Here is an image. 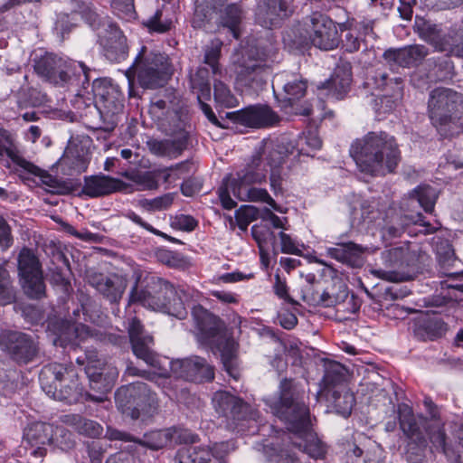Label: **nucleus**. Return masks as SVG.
<instances>
[{
  "label": "nucleus",
  "instance_id": "obj_6",
  "mask_svg": "<svg viewBox=\"0 0 463 463\" xmlns=\"http://www.w3.org/2000/svg\"><path fill=\"white\" fill-rule=\"evenodd\" d=\"M175 295V288L172 284L160 278L152 277L146 279L144 286L143 283H137L131 289L129 299L130 302H138L152 310L184 319L187 316L186 307L182 302L173 299Z\"/></svg>",
  "mask_w": 463,
  "mask_h": 463
},
{
  "label": "nucleus",
  "instance_id": "obj_63",
  "mask_svg": "<svg viewBox=\"0 0 463 463\" xmlns=\"http://www.w3.org/2000/svg\"><path fill=\"white\" fill-rule=\"evenodd\" d=\"M171 225L172 227L184 232H192L196 228L198 222L191 215L179 214L173 218Z\"/></svg>",
  "mask_w": 463,
  "mask_h": 463
},
{
  "label": "nucleus",
  "instance_id": "obj_29",
  "mask_svg": "<svg viewBox=\"0 0 463 463\" xmlns=\"http://www.w3.org/2000/svg\"><path fill=\"white\" fill-rule=\"evenodd\" d=\"M52 440V428L43 422L31 424L24 433V441L32 449L31 454L36 458H43L46 454L45 445Z\"/></svg>",
  "mask_w": 463,
  "mask_h": 463
},
{
  "label": "nucleus",
  "instance_id": "obj_52",
  "mask_svg": "<svg viewBox=\"0 0 463 463\" xmlns=\"http://www.w3.org/2000/svg\"><path fill=\"white\" fill-rule=\"evenodd\" d=\"M16 295L9 272L0 266V305L5 306L15 300Z\"/></svg>",
  "mask_w": 463,
  "mask_h": 463
},
{
  "label": "nucleus",
  "instance_id": "obj_7",
  "mask_svg": "<svg viewBox=\"0 0 463 463\" xmlns=\"http://www.w3.org/2000/svg\"><path fill=\"white\" fill-rule=\"evenodd\" d=\"M170 74L171 68L167 56L148 52L146 46L141 48L132 66L126 71L129 85L137 78L139 86L147 90L163 87Z\"/></svg>",
  "mask_w": 463,
  "mask_h": 463
},
{
  "label": "nucleus",
  "instance_id": "obj_12",
  "mask_svg": "<svg viewBox=\"0 0 463 463\" xmlns=\"http://www.w3.org/2000/svg\"><path fill=\"white\" fill-rule=\"evenodd\" d=\"M34 71L38 76L54 85L63 86L68 83L71 77V72L80 70L78 76H83L81 81L84 86L89 83L91 70L81 61L68 62L66 60L52 52H45L34 59Z\"/></svg>",
  "mask_w": 463,
  "mask_h": 463
},
{
  "label": "nucleus",
  "instance_id": "obj_61",
  "mask_svg": "<svg viewBox=\"0 0 463 463\" xmlns=\"http://www.w3.org/2000/svg\"><path fill=\"white\" fill-rule=\"evenodd\" d=\"M308 290L309 288L306 289V293L303 296L304 300L312 301L324 307H332L338 303V298L331 295L327 291H323L321 293L319 291H316L310 296H307V294Z\"/></svg>",
  "mask_w": 463,
  "mask_h": 463
},
{
  "label": "nucleus",
  "instance_id": "obj_64",
  "mask_svg": "<svg viewBox=\"0 0 463 463\" xmlns=\"http://www.w3.org/2000/svg\"><path fill=\"white\" fill-rule=\"evenodd\" d=\"M251 235L260 248H266L268 241L273 236V232L264 225L255 224L251 227Z\"/></svg>",
  "mask_w": 463,
  "mask_h": 463
},
{
  "label": "nucleus",
  "instance_id": "obj_51",
  "mask_svg": "<svg viewBox=\"0 0 463 463\" xmlns=\"http://www.w3.org/2000/svg\"><path fill=\"white\" fill-rule=\"evenodd\" d=\"M373 80L376 89L385 90L388 95L400 94L402 90L401 78L389 79L385 72L375 71Z\"/></svg>",
  "mask_w": 463,
  "mask_h": 463
},
{
  "label": "nucleus",
  "instance_id": "obj_10",
  "mask_svg": "<svg viewBox=\"0 0 463 463\" xmlns=\"http://www.w3.org/2000/svg\"><path fill=\"white\" fill-rule=\"evenodd\" d=\"M267 149H276V147L272 144H266L261 152L253 155L244 168L236 173V177L227 176L223 179L218 194L224 209L232 210L237 205V203L230 196V188L236 185L262 184L266 181L268 165L264 153Z\"/></svg>",
  "mask_w": 463,
  "mask_h": 463
},
{
  "label": "nucleus",
  "instance_id": "obj_8",
  "mask_svg": "<svg viewBox=\"0 0 463 463\" xmlns=\"http://www.w3.org/2000/svg\"><path fill=\"white\" fill-rule=\"evenodd\" d=\"M91 90L95 97L93 109L101 120L96 128L111 132L122 118L124 95L117 84L107 79H95Z\"/></svg>",
  "mask_w": 463,
  "mask_h": 463
},
{
  "label": "nucleus",
  "instance_id": "obj_49",
  "mask_svg": "<svg viewBox=\"0 0 463 463\" xmlns=\"http://www.w3.org/2000/svg\"><path fill=\"white\" fill-rule=\"evenodd\" d=\"M222 46V42L215 38L205 46L203 55V64L210 68L213 76L220 78L222 76V69L219 62Z\"/></svg>",
  "mask_w": 463,
  "mask_h": 463
},
{
  "label": "nucleus",
  "instance_id": "obj_47",
  "mask_svg": "<svg viewBox=\"0 0 463 463\" xmlns=\"http://www.w3.org/2000/svg\"><path fill=\"white\" fill-rule=\"evenodd\" d=\"M398 416L400 427L409 439L424 437L420 432V426L411 407L406 404L399 405Z\"/></svg>",
  "mask_w": 463,
  "mask_h": 463
},
{
  "label": "nucleus",
  "instance_id": "obj_46",
  "mask_svg": "<svg viewBox=\"0 0 463 463\" xmlns=\"http://www.w3.org/2000/svg\"><path fill=\"white\" fill-rule=\"evenodd\" d=\"M446 331V323L441 318L434 316L422 320L418 325L416 334L423 339L435 340L441 337Z\"/></svg>",
  "mask_w": 463,
  "mask_h": 463
},
{
  "label": "nucleus",
  "instance_id": "obj_60",
  "mask_svg": "<svg viewBox=\"0 0 463 463\" xmlns=\"http://www.w3.org/2000/svg\"><path fill=\"white\" fill-rule=\"evenodd\" d=\"M162 17L163 11L157 9L156 13L145 22V25L154 32L165 33L171 28V21L168 19L163 20Z\"/></svg>",
  "mask_w": 463,
  "mask_h": 463
},
{
  "label": "nucleus",
  "instance_id": "obj_40",
  "mask_svg": "<svg viewBox=\"0 0 463 463\" xmlns=\"http://www.w3.org/2000/svg\"><path fill=\"white\" fill-rule=\"evenodd\" d=\"M61 422L72 427L81 435L97 438L102 434V427L98 422L83 418L79 414H66L61 418Z\"/></svg>",
  "mask_w": 463,
  "mask_h": 463
},
{
  "label": "nucleus",
  "instance_id": "obj_14",
  "mask_svg": "<svg viewBox=\"0 0 463 463\" xmlns=\"http://www.w3.org/2000/svg\"><path fill=\"white\" fill-rule=\"evenodd\" d=\"M461 101V95L448 88H436L430 93L428 100L429 116L440 135L448 137L447 127L452 121V113Z\"/></svg>",
  "mask_w": 463,
  "mask_h": 463
},
{
  "label": "nucleus",
  "instance_id": "obj_45",
  "mask_svg": "<svg viewBox=\"0 0 463 463\" xmlns=\"http://www.w3.org/2000/svg\"><path fill=\"white\" fill-rule=\"evenodd\" d=\"M243 18V11L237 4L228 5L221 15V26L227 28L234 39L240 37V25Z\"/></svg>",
  "mask_w": 463,
  "mask_h": 463
},
{
  "label": "nucleus",
  "instance_id": "obj_28",
  "mask_svg": "<svg viewBox=\"0 0 463 463\" xmlns=\"http://www.w3.org/2000/svg\"><path fill=\"white\" fill-rule=\"evenodd\" d=\"M88 279L90 284L111 303H118L121 299L127 287L126 280L117 274L105 276L101 273H93Z\"/></svg>",
  "mask_w": 463,
  "mask_h": 463
},
{
  "label": "nucleus",
  "instance_id": "obj_18",
  "mask_svg": "<svg viewBox=\"0 0 463 463\" xmlns=\"http://www.w3.org/2000/svg\"><path fill=\"white\" fill-rule=\"evenodd\" d=\"M128 332L134 354L150 366L158 365L159 369H163L159 373L165 375L166 370L162 365L160 357L153 351L154 339L152 335L145 332L144 326L137 317H134L128 319Z\"/></svg>",
  "mask_w": 463,
  "mask_h": 463
},
{
  "label": "nucleus",
  "instance_id": "obj_27",
  "mask_svg": "<svg viewBox=\"0 0 463 463\" xmlns=\"http://www.w3.org/2000/svg\"><path fill=\"white\" fill-rule=\"evenodd\" d=\"M428 54L426 46L412 44L400 49H388L383 52V58L390 64L410 68L420 64Z\"/></svg>",
  "mask_w": 463,
  "mask_h": 463
},
{
  "label": "nucleus",
  "instance_id": "obj_22",
  "mask_svg": "<svg viewBox=\"0 0 463 463\" xmlns=\"http://www.w3.org/2000/svg\"><path fill=\"white\" fill-rule=\"evenodd\" d=\"M403 206L399 212L392 211L387 214V220L382 229L383 239H392L400 237L410 224H420L425 227L426 232L432 233L437 228L429 222H424V217L420 213H402Z\"/></svg>",
  "mask_w": 463,
  "mask_h": 463
},
{
  "label": "nucleus",
  "instance_id": "obj_59",
  "mask_svg": "<svg viewBox=\"0 0 463 463\" xmlns=\"http://www.w3.org/2000/svg\"><path fill=\"white\" fill-rule=\"evenodd\" d=\"M160 361L162 363V365L166 370V373L165 375H162V374L159 373L160 372L163 371V369L162 368L159 369L158 365L157 366H153L156 369V371L151 373V372H147V371H145V370H140V369L137 368L136 366L130 364V365H128V367H127V373L129 375L140 376V377H143V378L147 379L149 381H156L159 378H167L168 377V369H167V367L165 364L164 358L163 359L160 358Z\"/></svg>",
  "mask_w": 463,
  "mask_h": 463
},
{
  "label": "nucleus",
  "instance_id": "obj_1",
  "mask_svg": "<svg viewBox=\"0 0 463 463\" xmlns=\"http://www.w3.org/2000/svg\"><path fill=\"white\" fill-rule=\"evenodd\" d=\"M307 396L303 386L292 378H283L276 396L265 400L270 412L283 421L289 432L292 445L315 459L323 458L326 445L311 429Z\"/></svg>",
  "mask_w": 463,
  "mask_h": 463
},
{
  "label": "nucleus",
  "instance_id": "obj_43",
  "mask_svg": "<svg viewBox=\"0 0 463 463\" xmlns=\"http://www.w3.org/2000/svg\"><path fill=\"white\" fill-rule=\"evenodd\" d=\"M33 167L21 166L24 171L39 176L42 183L48 188V191L52 194H66L71 192V186L65 181L52 176L48 172L42 170L40 167L33 164Z\"/></svg>",
  "mask_w": 463,
  "mask_h": 463
},
{
  "label": "nucleus",
  "instance_id": "obj_35",
  "mask_svg": "<svg viewBox=\"0 0 463 463\" xmlns=\"http://www.w3.org/2000/svg\"><path fill=\"white\" fill-rule=\"evenodd\" d=\"M351 82V69L345 66L338 67L332 77L323 84L322 89L326 90L328 95L332 98L341 99L348 92Z\"/></svg>",
  "mask_w": 463,
  "mask_h": 463
},
{
  "label": "nucleus",
  "instance_id": "obj_58",
  "mask_svg": "<svg viewBox=\"0 0 463 463\" xmlns=\"http://www.w3.org/2000/svg\"><path fill=\"white\" fill-rule=\"evenodd\" d=\"M279 238L280 240V250L286 254H293L301 256L303 250L305 249L304 244L299 243L294 240L289 234L283 232H279Z\"/></svg>",
  "mask_w": 463,
  "mask_h": 463
},
{
  "label": "nucleus",
  "instance_id": "obj_2",
  "mask_svg": "<svg viewBox=\"0 0 463 463\" xmlns=\"http://www.w3.org/2000/svg\"><path fill=\"white\" fill-rule=\"evenodd\" d=\"M359 171L370 176L393 173L401 161V151L393 136L384 132H368L355 139L349 150Z\"/></svg>",
  "mask_w": 463,
  "mask_h": 463
},
{
  "label": "nucleus",
  "instance_id": "obj_9",
  "mask_svg": "<svg viewBox=\"0 0 463 463\" xmlns=\"http://www.w3.org/2000/svg\"><path fill=\"white\" fill-rule=\"evenodd\" d=\"M115 400L122 412L134 420L150 418L158 409L156 394L143 382L120 387L115 393Z\"/></svg>",
  "mask_w": 463,
  "mask_h": 463
},
{
  "label": "nucleus",
  "instance_id": "obj_62",
  "mask_svg": "<svg viewBox=\"0 0 463 463\" xmlns=\"http://www.w3.org/2000/svg\"><path fill=\"white\" fill-rule=\"evenodd\" d=\"M201 297V293L192 288L189 287H179L175 288V295L173 299L175 302H182L184 307H185L186 303L196 302L199 300Z\"/></svg>",
  "mask_w": 463,
  "mask_h": 463
},
{
  "label": "nucleus",
  "instance_id": "obj_32",
  "mask_svg": "<svg viewBox=\"0 0 463 463\" xmlns=\"http://www.w3.org/2000/svg\"><path fill=\"white\" fill-rule=\"evenodd\" d=\"M414 27L419 36L433 45L437 51L446 52L449 50L451 35L443 34L439 25L429 20L416 18Z\"/></svg>",
  "mask_w": 463,
  "mask_h": 463
},
{
  "label": "nucleus",
  "instance_id": "obj_19",
  "mask_svg": "<svg viewBox=\"0 0 463 463\" xmlns=\"http://www.w3.org/2000/svg\"><path fill=\"white\" fill-rule=\"evenodd\" d=\"M307 88V80L297 72L281 71L272 80L274 95L285 109L304 97Z\"/></svg>",
  "mask_w": 463,
  "mask_h": 463
},
{
  "label": "nucleus",
  "instance_id": "obj_31",
  "mask_svg": "<svg viewBox=\"0 0 463 463\" xmlns=\"http://www.w3.org/2000/svg\"><path fill=\"white\" fill-rule=\"evenodd\" d=\"M122 181L105 175H90L84 177L81 194L97 198L115 193L121 189Z\"/></svg>",
  "mask_w": 463,
  "mask_h": 463
},
{
  "label": "nucleus",
  "instance_id": "obj_50",
  "mask_svg": "<svg viewBox=\"0 0 463 463\" xmlns=\"http://www.w3.org/2000/svg\"><path fill=\"white\" fill-rule=\"evenodd\" d=\"M191 88L197 95V99H210L211 87L209 80V69L201 66L196 72L190 77Z\"/></svg>",
  "mask_w": 463,
  "mask_h": 463
},
{
  "label": "nucleus",
  "instance_id": "obj_56",
  "mask_svg": "<svg viewBox=\"0 0 463 463\" xmlns=\"http://www.w3.org/2000/svg\"><path fill=\"white\" fill-rule=\"evenodd\" d=\"M111 7L121 19L129 21L137 16L134 0H112Z\"/></svg>",
  "mask_w": 463,
  "mask_h": 463
},
{
  "label": "nucleus",
  "instance_id": "obj_13",
  "mask_svg": "<svg viewBox=\"0 0 463 463\" xmlns=\"http://www.w3.org/2000/svg\"><path fill=\"white\" fill-rule=\"evenodd\" d=\"M76 362L80 365H85L84 371L92 390L105 394L112 389L118 379V370L113 364L100 358L96 350H87L84 359L79 357Z\"/></svg>",
  "mask_w": 463,
  "mask_h": 463
},
{
  "label": "nucleus",
  "instance_id": "obj_44",
  "mask_svg": "<svg viewBox=\"0 0 463 463\" xmlns=\"http://www.w3.org/2000/svg\"><path fill=\"white\" fill-rule=\"evenodd\" d=\"M7 156L17 166L33 167V163L26 160L19 152L14 143L12 135L5 129L0 128V156Z\"/></svg>",
  "mask_w": 463,
  "mask_h": 463
},
{
  "label": "nucleus",
  "instance_id": "obj_17",
  "mask_svg": "<svg viewBox=\"0 0 463 463\" xmlns=\"http://www.w3.org/2000/svg\"><path fill=\"white\" fill-rule=\"evenodd\" d=\"M89 338L100 342L108 341L118 346L127 344V338L124 335H107L81 323L63 321L61 323L60 333L54 340V345L64 346L68 344H76Z\"/></svg>",
  "mask_w": 463,
  "mask_h": 463
},
{
  "label": "nucleus",
  "instance_id": "obj_38",
  "mask_svg": "<svg viewBox=\"0 0 463 463\" xmlns=\"http://www.w3.org/2000/svg\"><path fill=\"white\" fill-rule=\"evenodd\" d=\"M327 400L331 402L337 414L348 417L355 403V398L352 392L345 386H338L335 389L328 390Z\"/></svg>",
  "mask_w": 463,
  "mask_h": 463
},
{
  "label": "nucleus",
  "instance_id": "obj_55",
  "mask_svg": "<svg viewBox=\"0 0 463 463\" xmlns=\"http://www.w3.org/2000/svg\"><path fill=\"white\" fill-rule=\"evenodd\" d=\"M259 215V210L252 205H242L235 211V219L238 227L241 231H246L249 224L256 220Z\"/></svg>",
  "mask_w": 463,
  "mask_h": 463
},
{
  "label": "nucleus",
  "instance_id": "obj_11",
  "mask_svg": "<svg viewBox=\"0 0 463 463\" xmlns=\"http://www.w3.org/2000/svg\"><path fill=\"white\" fill-rule=\"evenodd\" d=\"M236 84L258 91L270 74L267 54L258 48L247 49L235 62Z\"/></svg>",
  "mask_w": 463,
  "mask_h": 463
},
{
  "label": "nucleus",
  "instance_id": "obj_24",
  "mask_svg": "<svg viewBox=\"0 0 463 463\" xmlns=\"http://www.w3.org/2000/svg\"><path fill=\"white\" fill-rule=\"evenodd\" d=\"M231 118L241 125L253 128L271 127L279 120V116L268 106H250L232 114Z\"/></svg>",
  "mask_w": 463,
  "mask_h": 463
},
{
  "label": "nucleus",
  "instance_id": "obj_30",
  "mask_svg": "<svg viewBox=\"0 0 463 463\" xmlns=\"http://www.w3.org/2000/svg\"><path fill=\"white\" fill-rule=\"evenodd\" d=\"M366 248L354 242H337L334 247L326 248V255L339 262L353 268H360L364 263Z\"/></svg>",
  "mask_w": 463,
  "mask_h": 463
},
{
  "label": "nucleus",
  "instance_id": "obj_34",
  "mask_svg": "<svg viewBox=\"0 0 463 463\" xmlns=\"http://www.w3.org/2000/svg\"><path fill=\"white\" fill-rule=\"evenodd\" d=\"M90 164V156L82 148H69L58 161L62 174L73 175L85 172Z\"/></svg>",
  "mask_w": 463,
  "mask_h": 463
},
{
  "label": "nucleus",
  "instance_id": "obj_37",
  "mask_svg": "<svg viewBox=\"0 0 463 463\" xmlns=\"http://www.w3.org/2000/svg\"><path fill=\"white\" fill-rule=\"evenodd\" d=\"M267 165L269 167L270 187L275 194L282 192L281 166L285 161V153L281 150L267 149L264 153Z\"/></svg>",
  "mask_w": 463,
  "mask_h": 463
},
{
  "label": "nucleus",
  "instance_id": "obj_20",
  "mask_svg": "<svg viewBox=\"0 0 463 463\" xmlns=\"http://www.w3.org/2000/svg\"><path fill=\"white\" fill-rule=\"evenodd\" d=\"M1 344L14 361L27 364L39 356L38 343L34 338L22 332H8L1 335Z\"/></svg>",
  "mask_w": 463,
  "mask_h": 463
},
{
  "label": "nucleus",
  "instance_id": "obj_16",
  "mask_svg": "<svg viewBox=\"0 0 463 463\" xmlns=\"http://www.w3.org/2000/svg\"><path fill=\"white\" fill-rule=\"evenodd\" d=\"M18 270L22 288L31 298H41L45 293L41 264L29 249H23L18 256Z\"/></svg>",
  "mask_w": 463,
  "mask_h": 463
},
{
  "label": "nucleus",
  "instance_id": "obj_39",
  "mask_svg": "<svg viewBox=\"0 0 463 463\" xmlns=\"http://www.w3.org/2000/svg\"><path fill=\"white\" fill-rule=\"evenodd\" d=\"M408 249L405 247H395L382 252V260L384 266L390 270L403 269L408 266L407 262ZM375 273L380 278H391V271L376 270Z\"/></svg>",
  "mask_w": 463,
  "mask_h": 463
},
{
  "label": "nucleus",
  "instance_id": "obj_48",
  "mask_svg": "<svg viewBox=\"0 0 463 463\" xmlns=\"http://www.w3.org/2000/svg\"><path fill=\"white\" fill-rule=\"evenodd\" d=\"M211 451L204 446H185L180 449L175 457V463H208Z\"/></svg>",
  "mask_w": 463,
  "mask_h": 463
},
{
  "label": "nucleus",
  "instance_id": "obj_33",
  "mask_svg": "<svg viewBox=\"0 0 463 463\" xmlns=\"http://www.w3.org/2000/svg\"><path fill=\"white\" fill-rule=\"evenodd\" d=\"M347 463H383V451L375 442L368 441L363 447L349 444L345 452Z\"/></svg>",
  "mask_w": 463,
  "mask_h": 463
},
{
  "label": "nucleus",
  "instance_id": "obj_41",
  "mask_svg": "<svg viewBox=\"0 0 463 463\" xmlns=\"http://www.w3.org/2000/svg\"><path fill=\"white\" fill-rule=\"evenodd\" d=\"M175 432V428L153 430L146 433L142 439H137V444L152 450H158L172 443Z\"/></svg>",
  "mask_w": 463,
  "mask_h": 463
},
{
  "label": "nucleus",
  "instance_id": "obj_15",
  "mask_svg": "<svg viewBox=\"0 0 463 463\" xmlns=\"http://www.w3.org/2000/svg\"><path fill=\"white\" fill-rule=\"evenodd\" d=\"M168 369V377L173 374L176 378L202 383L211 382L214 378V368L204 358L197 355L184 359L168 361L164 358Z\"/></svg>",
  "mask_w": 463,
  "mask_h": 463
},
{
  "label": "nucleus",
  "instance_id": "obj_42",
  "mask_svg": "<svg viewBox=\"0 0 463 463\" xmlns=\"http://www.w3.org/2000/svg\"><path fill=\"white\" fill-rule=\"evenodd\" d=\"M437 198L438 194L435 188L430 185H419L409 194L406 205L410 206L417 202L426 213H432Z\"/></svg>",
  "mask_w": 463,
  "mask_h": 463
},
{
  "label": "nucleus",
  "instance_id": "obj_53",
  "mask_svg": "<svg viewBox=\"0 0 463 463\" xmlns=\"http://www.w3.org/2000/svg\"><path fill=\"white\" fill-rule=\"evenodd\" d=\"M427 440L425 437H418L410 439L407 445L406 460L408 463L417 462L425 459Z\"/></svg>",
  "mask_w": 463,
  "mask_h": 463
},
{
  "label": "nucleus",
  "instance_id": "obj_3",
  "mask_svg": "<svg viewBox=\"0 0 463 463\" xmlns=\"http://www.w3.org/2000/svg\"><path fill=\"white\" fill-rule=\"evenodd\" d=\"M192 316L200 332L203 342L214 346L221 354L224 370L234 380L240 378L237 359V344L223 334L221 319L203 308L201 305L192 307Z\"/></svg>",
  "mask_w": 463,
  "mask_h": 463
},
{
  "label": "nucleus",
  "instance_id": "obj_57",
  "mask_svg": "<svg viewBox=\"0 0 463 463\" xmlns=\"http://www.w3.org/2000/svg\"><path fill=\"white\" fill-rule=\"evenodd\" d=\"M428 435L430 442L436 449L446 453V439L447 435L443 427L439 423L428 426Z\"/></svg>",
  "mask_w": 463,
  "mask_h": 463
},
{
  "label": "nucleus",
  "instance_id": "obj_26",
  "mask_svg": "<svg viewBox=\"0 0 463 463\" xmlns=\"http://www.w3.org/2000/svg\"><path fill=\"white\" fill-rule=\"evenodd\" d=\"M176 137L173 139H150L147 146L150 152L158 156L175 158L179 156L187 147L189 132L185 130L184 124L178 127V130H173Z\"/></svg>",
  "mask_w": 463,
  "mask_h": 463
},
{
  "label": "nucleus",
  "instance_id": "obj_4",
  "mask_svg": "<svg viewBox=\"0 0 463 463\" xmlns=\"http://www.w3.org/2000/svg\"><path fill=\"white\" fill-rule=\"evenodd\" d=\"M39 380L43 391L57 401L69 404L80 401H103L102 397H96L84 391L79 383L78 373L72 366L50 364L42 369Z\"/></svg>",
  "mask_w": 463,
  "mask_h": 463
},
{
  "label": "nucleus",
  "instance_id": "obj_25",
  "mask_svg": "<svg viewBox=\"0 0 463 463\" xmlns=\"http://www.w3.org/2000/svg\"><path fill=\"white\" fill-rule=\"evenodd\" d=\"M213 403L216 412L227 420L237 421L245 420L250 415V405L226 391L214 392Z\"/></svg>",
  "mask_w": 463,
  "mask_h": 463
},
{
  "label": "nucleus",
  "instance_id": "obj_21",
  "mask_svg": "<svg viewBox=\"0 0 463 463\" xmlns=\"http://www.w3.org/2000/svg\"><path fill=\"white\" fill-rule=\"evenodd\" d=\"M292 14L287 0H259L255 10L256 23L264 28L279 26Z\"/></svg>",
  "mask_w": 463,
  "mask_h": 463
},
{
  "label": "nucleus",
  "instance_id": "obj_36",
  "mask_svg": "<svg viewBox=\"0 0 463 463\" xmlns=\"http://www.w3.org/2000/svg\"><path fill=\"white\" fill-rule=\"evenodd\" d=\"M252 184L232 186L230 188V194L242 202H260L269 204L275 211L280 212L279 206L271 198L268 191L263 188L251 186Z\"/></svg>",
  "mask_w": 463,
  "mask_h": 463
},
{
  "label": "nucleus",
  "instance_id": "obj_23",
  "mask_svg": "<svg viewBox=\"0 0 463 463\" xmlns=\"http://www.w3.org/2000/svg\"><path fill=\"white\" fill-rule=\"evenodd\" d=\"M98 36L108 60L118 62L126 59L128 52L127 39L116 24H108L107 28L100 31Z\"/></svg>",
  "mask_w": 463,
  "mask_h": 463
},
{
  "label": "nucleus",
  "instance_id": "obj_54",
  "mask_svg": "<svg viewBox=\"0 0 463 463\" xmlns=\"http://www.w3.org/2000/svg\"><path fill=\"white\" fill-rule=\"evenodd\" d=\"M213 96L215 101L224 107L233 106L236 100L229 87L217 78L213 81Z\"/></svg>",
  "mask_w": 463,
  "mask_h": 463
},
{
  "label": "nucleus",
  "instance_id": "obj_5",
  "mask_svg": "<svg viewBox=\"0 0 463 463\" xmlns=\"http://www.w3.org/2000/svg\"><path fill=\"white\" fill-rule=\"evenodd\" d=\"M287 40L298 46L311 43L317 48L328 51L338 46L339 34L330 17L320 12H313L298 26L286 32L284 41Z\"/></svg>",
  "mask_w": 463,
  "mask_h": 463
}]
</instances>
